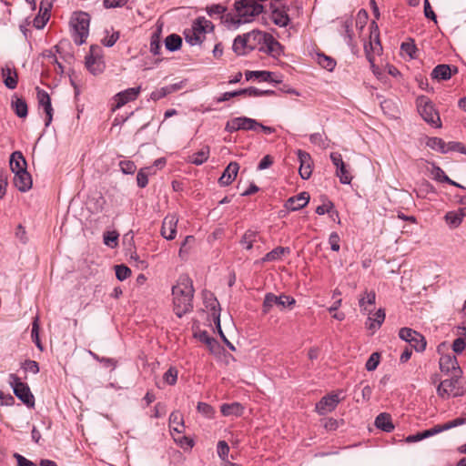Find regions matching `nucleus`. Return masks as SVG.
Here are the masks:
<instances>
[{
  "label": "nucleus",
  "mask_w": 466,
  "mask_h": 466,
  "mask_svg": "<svg viewBox=\"0 0 466 466\" xmlns=\"http://www.w3.org/2000/svg\"><path fill=\"white\" fill-rule=\"evenodd\" d=\"M174 312L181 318L193 309L194 288L192 280L187 276H181L172 288Z\"/></svg>",
  "instance_id": "nucleus-1"
},
{
  "label": "nucleus",
  "mask_w": 466,
  "mask_h": 466,
  "mask_svg": "<svg viewBox=\"0 0 466 466\" xmlns=\"http://www.w3.org/2000/svg\"><path fill=\"white\" fill-rule=\"evenodd\" d=\"M11 171L14 173V185L21 192L29 189V173L27 171V162L20 151H15L11 154L9 159Z\"/></svg>",
  "instance_id": "nucleus-2"
},
{
  "label": "nucleus",
  "mask_w": 466,
  "mask_h": 466,
  "mask_svg": "<svg viewBox=\"0 0 466 466\" xmlns=\"http://www.w3.org/2000/svg\"><path fill=\"white\" fill-rule=\"evenodd\" d=\"M89 24L90 16L87 13L77 12L71 17L72 36L76 45L81 46L86 42L89 34Z\"/></svg>",
  "instance_id": "nucleus-3"
},
{
  "label": "nucleus",
  "mask_w": 466,
  "mask_h": 466,
  "mask_svg": "<svg viewBox=\"0 0 466 466\" xmlns=\"http://www.w3.org/2000/svg\"><path fill=\"white\" fill-rule=\"evenodd\" d=\"M461 375L452 374L451 379L442 380L437 388L438 395L442 399L463 396L465 389L461 380Z\"/></svg>",
  "instance_id": "nucleus-4"
},
{
  "label": "nucleus",
  "mask_w": 466,
  "mask_h": 466,
  "mask_svg": "<svg viewBox=\"0 0 466 466\" xmlns=\"http://www.w3.org/2000/svg\"><path fill=\"white\" fill-rule=\"evenodd\" d=\"M214 29L213 24L205 17H198L192 25V28L185 32L186 41L191 46L201 44L205 34Z\"/></svg>",
  "instance_id": "nucleus-5"
},
{
  "label": "nucleus",
  "mask_w": 466,
  "mask_h": 466,
  "mask_svg": "<svg viewBox=\"0 0 466 466\" xmlns=\"http://www.w3.org/2000/svg\"><path fill=\"white\" fill-rule=\"evenodd\" d=\"M234 6L242 22L248 23L264 11L265 5L259 4L257 0H239L235 2Z\"/></svg>",
  "instance_id": "nucleus-6"
},
{
  "label": "nucleus",
  "mask_w": 466,
  "mask_h": 466,
  "mask_svg": "<svg viewBox=\"0 0 466 466\" xmlns=\"http://www.w3.org/2000/svg\"><path fill=\"white\" fill-rule=\"evenodd\" d=\"M418 111L421 117L434 127H441V121L439 113L435 110L432 103L426 96L417 99Z\"/></svg>",
  "instance_id": "nucleus-7"
},
{
  "label": "nucleus",
  "mask_w": 466,
  "mask_h": 466,
  "mask_svg": "<svg viewBox=\"0 0 466 466\" xmlns=\"http://www.w3.org/2000/svg\"><path fill=\"white\" fill-rule=\"evenodd\" d=\"M264 9H268L271 13V20L276 25L285 27L289 25L290 19L288 15L289 8L284 5L281 0H269L265 5Z\"/></svg>",
  "instance_id": "nucleus-8"
},
{
  "label": "nucleus",
  "mask_w": 466,
  "mask_h": 466,
  "mask_svg": "<svg viewBox=\"0 0 466 466\" xmlns=\"http://www.w3.org/2000/svg\"><path fill=\"white\" fill-rule=\"evenodd\" d=\"M260 123L247 116H238L228 120L225 126V131L234 133L239 130H257Z\"/></svg>",
  "instance_id": "nucleus-9"
},
{
  "label": "nucleus",
  "mask_w": 466,
  "mask_h": 466,
  "mask_svg": "<svg viewBox=\"0 0 466 466\" xmlns=\"http://www.w3.org/2000/svg\"><path fill=\"white\" fill-rule=\"evenodd\" d=\"M86 66L93 75H97L104 71L105 62L101 55L100 46H90L89 55L86 56Z\"/></svg>",
  "instance_id": "nucleus-10"
},
{
  "label": "nucleus",
  "mask_w": 466,
  "mask_h": 466,
  "mask_svg": "<svg viewBox=\"0 0 466 466\" xmlns=\"http://www.w3.org/2000/svg\"><path fill=\"white\" fill-rule=\"evenodd\" d=\"M295 303L296 300L290 296L285 294L276 296L273 293H267L263 301V311L268 313L274 306L285 309L293 306Z\"/></svg>",
  "instance_id": "nucleus-11"
},
{
  "label": "nucleus",
  "mask_w": 466,
  "mask_h": 466,
  "mask_svg": "<svg viewBox=\"0 0 466 466\" xmlns=\"http://www.w3.org/2000/svg\"><path fill=\"white\" fill-rule=\"evenodd\" d=\"M399 336L401 339L409 342L416 351L421 352L425 350L427 342L425 338L419 332L410 328L400 329Z\"/></svg>",
  "instance_id": "nucleus-12"
},
{
  "label": "nucleus",
  "mask_w": 466,
  "mask_h": 466,
  "mask_svg": "<svg viewBox=\"0 0 466 466\" xmlns=\"http://www.w3.org/2000/svg\"><path fill=\"white\" fill-rule=\"evenodd\" d=\"M36 98L38 101L39 109L42 108L46 114L45 126L47 127L50 125L53 118V107L51 105L50 96L46 91L36 87Z\"/></svg>",
  "instance_id": "nucleus-13"
},
{
  "label": "nucleus",
  "mask_w": 466,
  "mask_h": 466,
  "mask_svg": "<svg viewBox=\"0 0 466 466\" xmlns=\"http://www.w3.org/2000/svg\"><path fill=\"white\" fill-rule=\"evenodd\" d=\"M371 28H374V31L370 32V41L369 44L364 45V49L367 59L369 62L373 63L374 56L372 53L379 54L381 51V45L379 38L378 25L374 21L371 23Z\"/></svg>",
  "instance_id": "nucleus-14"
},
{
  "label": "nucleus",
  "mask_w": 466,
  "mask_h": 466,
  "mask_svg": "<svg viewBox=\"0 0 466 466\" xmlns=\"http://www.w3.org/2000/svg\"><path fill=\"white\" fill-rule=\"evenodd\" d=\"M53 5V0H42L39 5L38 15L33 20V25L36 29H42L50 19V10Z\"/></svg>",
  "instance_id": "nucleus-15"
},
{
  "label": "nucleus",
  "mask_w": 466,
  "mask_h": 466,
  "mask_svg": "<svg viewBox=\"0 0 466 466\" xmlns=\"http://www.w3.org/2000/svg\"><path fill=\"white\" fill-rule=\"evenodd\" d=\"M9 383L13 388L15 395L20 399L25 404L29 406V388L25 383H23L15 374L9 376Z\"/></svg>",
  "instance_id": "nucleus-16"
},
{
  "label": "nucleus",
  "mask_w": 466,
  "mask_h": 466,
  "mask_svg": "<svg viewBox=\"0 0 466 466\" xmlns=\"http://www.w3.org/2000/svg\"><path fill=\"white\" fill-rule=\"evenodd\" d=\"M339 402L338 394H329L322 397L316 404V411L319 415H325L336 409Z\"/></svg>",
  "instance_id": "nucleus-17"
},
{
  "label": "nucleus",
  "mask_w": 466,
  "mask_h": 466,
  "mask_svg": "<svg viewBox=\"0 0 466 466\" xmlns=\"http://www.w3.org/2000/svg\"><path fill=\"white\" fill-rule=\"evenodd\" d=\"M177 218L174 214H169L165 217L161 227V235L167 240L175 238L177 234Z\"/></svg>",
  "instance_id": "nucleus-18"
},
{
  "label": "nucleus",
  "mask_w": 466,
  "mask_h": 466,
  "mask_svg": "<svg viewBox=\"0 0 466 466\" xmlns=\"http://www.w3.org/2000/svg\"><path fill=\"white\" fill-rule=\"evenodd\" d=\"M439 364L441 372H444L446 374H448L449 372H452V374L462 373L459 366L457 358L454 355H442L440 359Z\"/></svg>",
  "instance_id": "nucleus-19"
},
{
  "label": "nucleus",
  "mask_w": 466,
  "mask_h": 466,
  "mask_svg": "<svg viewBox=\"0 0 466 466\" xmlns=\"http://www.w3.org/2000/svg\"><path fill=\"white\" fill-rule=\"evenodd\" d=\"M245 35L248 38V43H249V50L258 49L260 51V47L264 46L269 34L260 30H252Z\"/></svg>",
  "instance_id": "nucleus-20"
},
{
  "label": "nucleus",
  "mask_w": 466,
  "mask_h": 466,
  "mask_svg": "<svg viewBox=\"0 0 466 466\" xmlns=\"http://www.w3.org/2000/svg\"><path fill=\"white\" fill-rule=\"evenodd\" d=\"M140 93V87L127 88L115 96V108H119L129 101H134Z\"/></svg>",
  "instance_id": "nucleus-21"
},
{
  "label": "nucleus",
  "mask_w": 466,
  "mask_h": 466,
  "mask_svg": "<svg viewBox=\"0 0 466 466\" xmlns=\"http://www.w3.org/2000/svg\"><path fill=\"white\" fill-rule=\"evenodd\" d=\"M246 80H258V82H268L279 84L281 83L280 79L274 77V73L270 71H246L245 72Z\"/></svg>",
  "instance_id": "nucleus-22"
},
{
  "label": "nucleus",
  "mask_w": 466,
  "mask_h": 466,
  "mask_svg": "<svg viewBox=\"0 0 466 466\" xmlns=\"http://www.w3.org/2000/svg\"><path fill=\"white\" fill-rule=\"evenodd\" d=\"M458 69L456 66H452L450 65H438L432 70L431 76L433 79L441 80H448L451 77L453 74H456Z\"/></svg>",
  "instance_id": "nucleus-23"
},
{
  "label": "nucleus",
  "mask_w": 466,
  "mask_h": 466,
  "mask_svg": "<svg viewBox=\"0 0 466 466\" xmlns=\"http://www.w3.org/2000/svg\"><path fill=\"white\" fill-rule=\"evenodd\" d=\"M309 201V194L308 192H301L297 196L289 198L285 203V208L289 210L296 211L304 208Z\"/></svg>",
  "instance_id": "nucleus-24"
},
{
  "label": "nucleus",
  "mask_w": 466,
  "mask_h": 466,
  "mask_svg": "<svg viewBox=\"0 0 466 466\" xmlns=\"http://www.w3.org/2000/svg\"><path fill=\"white\" fill-rule=\"evenodd\" d=\"M298 157L300 163L299 167V175L302 179H308L310 177L312 169H311V157L309 153L299 150Z\"/></svg>",
  "instance_id": "nucleus-25"
},
{
  "label": "nucleus",
  "mask_w": 466,
  "mask_h": 466,
  "mask_svg": "<svg viewBox=\"0 0 466 466\" xmlns=\"http://www.w3.org/2000/svg\"><path fill=\"white\" fill-rule=\"evenodd\" d=\"M239 170V165L237 162H230L223 171L218 182L221 186L230 185L236 178Z\"/></svg>",
  "instance_id": "nucleus-26"
},
{
  "label": "nucleus",
  "mask_w": 466,
  "mask_h": 466,
  "mask_svg": "<svg viewBox=\"0 0 466 466\" xmlns=\"http://www.w3.org/2000/svg\"><path fill=\"white\" fill-rule=\"evenodd\" d=\"M205 305L206 308L209 310V314L211 315L216 327L219 328L220 306L218 299L210 294L209 298H205Z\"/></svg>",
  "instance_id": "nucleus-27"
},
{
  "label": "nucleus",
  "mask_w": 466,
  "mask_h": 466,
  "mask_svg": "<svg viewBox=\"0 0 466 466\" xmlns=\"http://www.w3.org/2000/svg\"><path fill=\"white\" fill-rule=\"evenodd\" d=\"M260 51L263 52V53H266V54H268V55H269V56H271L273 57H277V56H280V54L282 53V46L269 34L266 43L264 44V46H262V47H260Z\"/></svg>",
  "instance_id": "nucleus-28"
},
{
  "label": "nucleus",
  "mask_w": 466,
  "mask_h": 466,
  "mask_svg": "<svg viewBox=\"0 0 466 466\" xmlns=\"http://www.w3.org/2000/svg\"><path fill=\"white\" fill-rule=\"evenodd\" d=\"M195 337L201 342L205 343L211 353H218L219 350L218 342L210 337L206 330L195 333Z\"/></svg>",
  "instance_id": "nucleus-29"
},
{
  "label": "nucleus",
  "mask_w": 466,
  "mask_h": 466,
  "mask_svg": "<svg viewBox=\"0 0 466 466\" xmlns=\"http://www.w3.org/2000/svg\"><path fill=\"white\" fill-rule=\"evenodd\" d=\"M260 239V236L258 231L248 229L242 236L239 243L246 249L250 250L253 245Z\"/></svg>",
  "instance_id": "nucleus-30"
},
{
  "label": "nucleus",
  "mask_w": 466,
  "mask_h": 466,
  "mask_svg": "<svg viewBox=\"0 0 466 466\" xmlns=\"http://www.w3.org/2000/svg\"><path fill=\"white\" fill-rule=\"evenodd\" d=\"M375 426L385 432H390L394 430L390 415L385 412L380 413L376 417Z\"/></svg>",
  "instance_id": "nucleus-31"
},
{
  "label": "nucleus",
  "mask_w": 466,
  "mask_h": 466,
  "mask_svg": "<svg viewBox=\"0 0 466 466\" xmlns=\"http://www.w3.org/2000/svg\"><path fill=\"white\" fill-rule=\"evenodd\" d=\"M464 216L461 212V208L458 210L449 211L445 214L444 219L450 228H457L462 222Z\"/></svg>",
  "instance_id": "nucleus-32"
},
{
  "label": "nucleus",
  "mask_w": 466,
  "mask_h": 466,
  "mask_svg": "<svg viewBox=\"0 0 466 466\" xmlns=\"http://www.w3.org/2000/svg\"><path fill=\"white\" fill-rule=\"evenodd\" d=\"M232 49L238 56H244L250 51L249 43H248V38L245 34L238 35L234 39Z\"/></svg>",
  "instance_id": "nucleus-33"
},
{
  "label": "nucleus",
  "mask_w": 466,
  "mask_h": 466,
  "mask_svg": "<svg viewBox=\"0 0 466 466\" xmlns=\"http://www.w3.org/2000/svg\"><path fill=\"white\" fill-rule=\"evenodd\" d=\"M385 319V311L382 309H378L372 316H370L366 322V327L369 329H378Z\"/></svg>",
  "instance_id": "nucleus-34"
},
{
  "label": "nucleus",
  "mask_w": 466,
  "mask_h": 466,
  "mask_svg": "<svg viewBox=\"0 0 466 466\" xmlns=\"http://www.w3.org/2000/svg\"><path fill=\"white\" fill-rule=\"evenodd\" d=\"M209 153H210L209 147L204 146L200 148V150L192 154L189 157V162L194 165H197V166L202 165L203 163H205L208 160V158L209 157Z\"/></svg>",
  "instance_id": "nucleus-35"
},
{
  "label": "nucleus",
  "mask_w": 466,
  "mask_h": 466,
  "mask_svg": "<svg viewBox=\"0 0 466 466\" xmlns=\"http://www.w3.org/2000/svg\"><path fill=\"white\" fill-rule=\"evenodd\" d=\"M2 75L5 86L9 89H14L17 85V75L10 67L6 66L2 69Z\"/></svg>",
  "instance_id": "nucleus-36"
},
{
  "label": "nucleus",
  "mask_w": 466,
  "mask_h": 466,
  "mask_svg": "<svg viewBox=\"0 0 466 466\" xmlns=\"http://www.w3.org/2000/svg\"><path fill=\"white\" fill-rule=\"evenodd\" d=\"M289 248L284 247H277L276 248L272 249L270 252L267 253L262 258L261 262H269V261H276L280 259V258L289 253Z\"/></svg>",
  "instance_id": "nucleus-37"
},
{
  "label": "nucleus",
  "mask_w": 466,
  "mask_h": 466,
  "mask_svg": "<svg viewBox=\"0 0 466 466\" xmlns=\"http://www.w3.org/2000/svg\"><path fill=\"white\" fill-rule=\"evenodd\" d=\"M221 22L229 29H238L239 25L243 24L241 18L238 16V14L234 15L231 13H224Z\"/></svg>",
  "instance_id": "nucleus-38"
},
{
  "label": "nucleus",
  "mask_w": 466,
  "mask_h": 466,
  "mask_svg": "<svg viewBox=\"0 0 466 466\" xmlns=\"http://www.w3.org/2000/svg\"><path fill=\"white\" fill-rule=\"evenodd\" d=\"M169 428L171 431H177L178 433L182 432V430L184 429V421L182 415L179 412L174 411L170 414Z\"/></svg>",
  "instance_id": "nucleus-39"
},
{
  "label": "nucleus",
  "mask_w": 466,
  "mask_h": 466,
  "mask_svg": "<svg viewBox=\"0 0 466 466\" xmlns=\"http://www.w3.org/2000/svg\"><path fill=\"white\" fill-rule=\"evenodd\" d=\"M220 410L224 416H240L242 414L243 408L238 402H233L230 404L225 403L221 406Z\"/></svg>",
  "instance_id": "nucleus-40"
},
{
  "label": "nucleus",
  "mask_w": 466,
  "mask_h": 466,
  "mask_svg": "<svg viewBox=\"0 0 466 466\" xmlns=\"http://www.w3.org/2000/svg\"><path fill=\"white\" fill-rule=\"evenodd\" d=\"M165 46L168 51H177L180 49L182 46V38L178 35L171 34L167 36Z\"/></svg>",
  "instance_id": "nucleus-41"
},
{
  "label": "nucleus",
  "mask_w": 466,
  "mask_h": 466,
  "mask_svg": "<svg viewBox=\"0 0 466 466\" xmlns=\"http://www.w3.org/2000/svg\"><path fill=\"white\" fill-rule=\"evenodd\" d=\"M426 146L430 148L439 151L442 154H446V143L442 138L440 137H428Z\"/></svg>",
  "instance_id": "nucleus-42"
},
{
  "label": "nucleus",
  "mask_w": 466,
  "mask_h": 466,
  "mask_svg": "<svg viewBox=\"0 0 466 466\" xmlns=\"http://www.w3.org/2000/svg\"><path fill=\"white\" fill-rule=\"evenodd\" d=\"M318 64L328 71H332L336 66V61L324 54L317 55Z\"/></svg>",
  "instance_id": "nucleus-43"
},
{
  "label": "nucleus",
  "mask_w": 466,
  "mask_h": 466,
  "mask_svg": "<svg viewBox=\"0 0 466 466\" xmlns=\"http://www.w3.org/2000/svg\"><path fill=\"white\" fill-rule=\"evenodd\" d=\"M376 294L374 291H365L363 295H361L359 304L362 310L367 311L368 309L366 305H373L375 303Z\"/></svg>",
  "instance_id": "nucleus-44"
},
{
  "label": "nucleus",
  "mask_w": 466,
  "mask_h": 466,
  "mask_svg": "<svg viewBox=\"0 0 466 466\" xmlns=\"http://www.w3.org/2000/svg\"><path fill=\"white\" fill-rule=\"evenodd\" d=\"M240 91H241V96L246 95L248 96H271V95L275 94V92L273 90H260L254 86L240 89Z\"/></svg>",
  "instance_id": "nucleus-45"
},
{
  "label": "nucleus",
  "mask_w": 466,
  "mask_h": 466,
  "mask_svg": "<svg viewBox=\"0 0 466 466\" xmlns=\"http://www.w3.org/2000/svg\"><path fill=\"white\" fill-rule=\"evenodd\" d=\"M206 10L209 16L213 18H219L221 20L222 15L227 11V7L222 5L217 4L207 6Z\"/></svg>",
  "instance_id": "nucleus-46"
},
{
  "label": "nucleus",
  "mask_w": 466,
  "mask_h": 466,
  "mask_svg": "<svg viewBox=\"0 0 466 466\" xmlns=\"http://www.w3.org/2000/svg\"><path fill=\"white\" fill-rule=\"evenodd\" d=\"M12 106L15 109V114L19 117L26 116L27 112H28V107H27V104L24 100L17 98L15 101H13Z\"/></svg>",
  "instance_id": "nucleus-47"
},
{
  "label": "nucleus",
  "mask_w": 466,
  "mask_h": 466,
  "mask_svg": "<svg viewBox=\"0 0 466 466\" xmlns=\"http://www.w3.org/2000/svg\"><path fill=\"white\" fill-rule=\"evenodd\" d=\"M336 175L339 177L341 184H350L352 180V177L347 169L345 163L337 167Z\"/></svg>",
  "instance_id": "nucleus-48"
},
{
  "label": "nucleus",
  "mask_w": 466,
  "mask_h": 466,
  "mask_svg": "<svg viewBox=\"0 0 466 466\" xmlns=\"http://www.w3.org/2000/svg\"><path fill=\"white\" fill-rule=\"evenodd\" d=\"M334 205L331 201H328L323 205L318 206L316 208V213L318 215H324L326 213L330 214V217L333 218V215H336L339 218V213L337 210H333Z\"/></svg>",
  "instance_id": "nucleus-49"
},
{
  "label": "nucleus",
  "mask_w": 466,
  "mask_h": 466,
  "mask_svg": "<svg viewBox=\"0 0 466 466\" xmlns=\"http://www.w3.org/2000/svg\"><path fill=\"white\" fill-rule=\"evenodd\" d=\"M217 452L218 457L223 461L225 463L227 461H229L228 460V453H229V446L225 441H219L217 445Z\"/></svg>",
  "instance_id": "nucleus-50"
},
{
  "label": "nucleus",
  "mask_w": 466,
  "mask_h": 466,
  "mask_svg": "<svg viewBox=\"0 0 466 466\" xmlns=\"http://www.w3.org/2000/svg\"><path fill=\"white\" fill-rule=\"evenodd\" d=\"M160 32H155L152 34L150 39V52L154 55H158L160 53Z\"/></svg>",
  "instance_id": "nucleus-51"
},
{
  "label": "nucleus",
  "mask_w": 466,
  "mask_h": 466,
  "mask_svg": "<svg viewBox=\"0 0 466 466\" xmlns=\"http://www.w3.org/2000/svg\"><path fill=\"white\" fill-rule=\"evenodd\" d=\"M31 339L35 343L36 347L42 351L43 345L39 339V326H38V318H35L33 321V327L31 329Z\"/></svg>",
  "instance_id": "nucleus-52"
},
{
  "label": "nucleus",
  "mask_w": 466,
  "mask_h": 466,
  "mask_svg": "<svg viewBox=\"0 0 466 466\" xmlns=\"http://www.w3.org/2000/svg\"><path fill=\"white\" fill-rule=\"evenodd\" d=\"M118 233L116 231H107L104 234V244L115 248L117 246Z\"/></svg>",
  "instance_id": "nucleus-53"
},
{
  "label": "nucleus",
  "mask_w": 466,
  "mask_h": 466,
  "mask_svg": "<svg viewBox=\"0 0 466 466\" xmlns=\"http://www.w3.org/2000/svg\"><path fill=\"white\" fill-rule=\"evenodd\" d=\"M151 167L141 168L137 175V186L141 188H144L148 183V172Z\"/></svg>",
  "instance_id": "nucleus-54"
},
{
  "label": "nucleus",
  "mask_w": 466,
  "mask_h": 466,
  "mask_svg": "<svg viewBox=\"0 0 466 466\" xmlns=\"http://www.w3.org/2000/svg\"><path fill=\"white\" fill-rule=\"evenodd\" d=\"M115 270H116V277L120 281L127 279L131 274L130 268L123 264L116 265L115 267Z\"/></svg>",
  "instance_id": "nucleus-55"
},
{
  "label": "nucleus",
  "mask_w": 466,
  "mask_h": 466,
  "mask_svg": "<svg viewBox=\"0 0 466 466\" xmlns=\"http://www.w3.org/2000/svg\"><path fill=\"white\" fill-rule=\"evenodd\" d=\"M309 140L312 144L319 146L321 148H326L328 147L327 137L320 133L311 134L309 137Z\"/></svg>",
  "instance_id": "nucleus-56"
},
{
  "label": "nucleus",
  "mask_w": 466,
  "mask_h": 466,
  "mask_svg": "<svg viewBox=\"0 0 466 466\" xmlns=\"http://www.w3.org/2000/svg\"><path fill=\"white\" fill-rule=\"evenodd\" d=\"M380 354L378 352H373L370 358L368 359L365 368L369 371L375 370L380 363Z\"/></svg>",
  "instance_id": "nucleus-57"
},
{
  "label": "nucleus",
  "mask_w": 466,
  "mask_h": 466,
  "mask_svg": "<svg viewBox=\"0 0 466 466\" xmlns=\"http://www.w3.org/2000/svg\"><path fill=\"white\" fill-rule=\"evenodd\" d=\"M431 175L433 178L440 182L450 181V177L445 172L438 166L433 165L431 169Z\"/></svg>",
  "instance_id": "nucleus-58"
},
{
  "label": "nucleus",
  "mask_w": 466,
  "mask_h": 466,
  "mask_svg": "<svg viewBox=\"0 0 466 466\" xmlns=\"http://www.w3.org/2000/svg\"><path fill=\"white\" fill-rule=\"evenodd\" d=\"M164 380L169 384L174 385L177 382V369L170 367L163 376Z\"/></svg>",
  "instance_id": "nucleus-59"
},
{
  "label": "nucleus",
  "mask_w": 466,
  "mask_h": 466,
  "mask_svg": "<svg viewBox=\"0 0 466 466\" xmlns=\"http://www.w3.org/2000/svg\"><path fill=\"white\" fill-rule=\"evenodd\" d=\"M198 411L202 413L204 416L210 418L214 414V409L212 406L206 402H198Z\"/></svg>",
  "instance_id": "nucleus-60"
},
{
  "label": "nucleus",
  "mask_w": 466,
  "mask_h": 466,
  "mask_svg": "<svg viewBox=\"0 0 466 466\" xmlns=\"http://www.w3.org/2000/svg\"><path fill=\"white\" fill-rule=\"evenodd\" d=\"M450 151H457V152L466 154L465 147L461 142L452 141V142L446 143V153H448Z\"/></svg>",
  "instance_id": "nucleus-61"
},
{
  "label": "nucleus",
  "mask_w": 466,
  "mask_h": 466,
  "mask_svg": "<svg viewBox=\"0 0 466 466\" xmlns=\"http://www.w3.org/2000/svg\"><path fill=\"white\" fill-rule=\"evenodd\" d=\"M119 166L125 174H133L137 169L135 163L129 160L121 161Z\"/></svg>",
  "instance_id": "nucleus-62"
},
{
  "label": "nucleus",
  "mask_w": 466,
  "mask_h": 466,
  "mask_svg": "<svg viewBox=\"0 0 466 466\" xmlns=\"http://www.w3.org/2000/svg\"><path fill=\"white\" fill-rule=\"evenodd\" d=\"M195 238L193 236H187L181 244L179 249V256L182 257L184 253L187 252V249L194 244Z\"/></svg>",
  "instance_id": "nucleus-63"
},
{
  "label": "nucleus",
  "mask_w": 466,
  "mask_h": 466,
  "mask_svg": "<svg viewBox=\"0 0 466 466\" xmlns=\"http://www.w3.org/2000/svg\"><path fill=\"white\" fill-rule=\"evenodd\" d=\"M329 243L330 245V248L333 251H339V248H340L339 247V236L338 235V233L332 232L329 235Z\"/></svg>",
  "instance_id": "nucleus-64"
}]
</instances>
